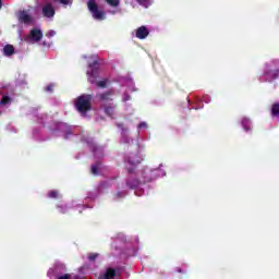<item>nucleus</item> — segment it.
Here are the masks:
<instances>
[{
    "instance_id": "423d86ee",
    "label": "nucleus",
    "mask_w": 279,
    "mask_h": 279,
    "mask_svg": "<svg viewBox=\"0 0 279 279\" xmlns=\"http://www.w3.org/2000/svg\"><path fill=\"white\" fill-rule=\"evenodd\" d=\"M126 162L131 166V168H128V173H134L137 165H141V157L138 155H130L126 158Z\"/></svg>"
},
{
    "instance_id": "a211bd4d",
    "label": "nucleus",
    "mask_w": 279,
    "mask_h": 279,
    "mask_svg": "<svg viewBox=\"0 0 279 279\" xmlns=\"http://www.w3.org/2000/svg\"><path fill=\"white\" fill-rule=\"evenodd\" d=\"M58 195L59 193L56 190H52L48 193V197H50V199H57Z\"/></svg>"
},
{
    "instance_id": "1a4fd4ad",
    "label": "nucleus",
    "mask_w": 279,
    "mask_h": 279,
    "mask_svg": "<svg viewBox=\"0 0 279 279\" xmlns=\"http://www.w3.org/2000/svg\"><path fill=\"white\" fill-rule=\"evenodd\" d=\"M121 278V272L117 271L114 268H107L105 274L102 275L104 279H114V278Z\"/></svg>"
},
{
    "instance_id": "c756f323",
    "label": "nucleus",
    "mask_w": 279,
    "mask_h": 279,
    "mask_svg": "<svg viewBox=\"0 0 279 279\" xmlns=\"http://www.w3.org/2000/svg\"><path fill=\"white\" fill-rule=\"evenodd\" d=\"M119 197H123V192H118L116 194V199H119Z\"/></svg>"
},
{
    "instance_id": "f8f14e48",
    "label": "nucleus",
    "mask_w": 279,
    "mask_h": 279,
    "mask_svg": "<svg viewBox=\"0 0 279 279\" xmlns=\"http://www.w3.org/2000/svg\"><path fill=\"white\" fill-rule=\"evenodd\" d=\"M2 51H3V56H5L7 58H12V56H14V53H16L14 46L10 45V44L5 45L2 48Z\"/></svg>"
},
{
    "instance_id": "7ed1b4c3",
    "label": "nucleus",
    "mask_w": 279,
    "mask_h": 279,
    "mask_svg": "<svg viewBox=\"0 0 279 279\" xmlns=\"http://www.w3.org/2000/svg\"><path fill=\"white\" fill-rule=\"evenodd\" d=\"M147 182H151V175H149V173L144 172V175L142 178V180L135 179V178H130L126 180V186H129V189H138V186H141L142 184H147Z\"/></svg>"
},
{
    "instance_id": "f257e3e1",
    "label": "nucleus",
    "mask_w": 279,
    "mask_h": 279,
    "mask_svg": "<svg viewBox=\"0 0 279 279\" xmlns=\"http://www.w3.org/2000/svg\"><path fill=\"white\" fill-rule=\"evenodd\" d=\"M88 69L90 71H87V82L89 84H96L98 88H108V78L97 82L99 78V61L95 60L89 63Z\"/></svg>"
},
{
    "instance_id": "412c9836",
    "label": "nucleus",
    "mask_w": 279,
    "mask_h": 279,
    "mask_svg": "<svg viewBox=\"0 0 279 279\" xmlns=\"http://www.w3.org/2000/svg\"><path fill=\"white\" fill-rule=\"evenodd\" d=\"M137 3H140V5H144L145 8H147V3H149V0H135Z\"/></svg>"
},
{
    "instance_id": "4be33fe9",
    "label": "nucleus",
    "mask_w": 279,
    "mask_h": 279,
    "mask_svg": "<svg viewBox=\"0 0 279 279\" xmlns=\"http://www.w3.org/2000/svg\"><path fill=\"white\" fill-rule=\"evenodd\" d=\"M60 3H62V5H71V3H73V0H59Z\"/></svg>"
},
{
    "instance_id": "f3484780",
    "label": "nucleus",
    "mask_w": 279,
    "mask_h": 279,
    "mask_svg": "<svg viewBox=\"0 0 279 279\" xmlns=\"http://www.w3.org/2000/svg\"><path fill=\"white\" fill-rule=\"evenodd\" d=\"M108 5H111V8H119V4L121 3V0H106Z\"/></svg>"
},
{
    "instance_id": "20e7f679",
    "label": "nucleus",
    "mask_w": 279,
    "mask_h": 279,
    "mask_svg": "<svg viewBox=\"0 0 279 279\" xmlns=\"http://www.w3.org/2000/svg\"><path fill=\"white\" fill-rule=\"evenodd\" d=\"M87 8H88L89 12H92L93 17L96 21H104V19H106V13L104 11L99 10V7L95 2V0H89L87 2Z\"/></svg>"
},
{
    "instance_id": "a878e982",
    "label": "nucleus",
    "mask_w": 279,
    "mask_h": 279,
    "mask_svg": "<svg viewBox=\"0 0 279 279\" xmlns=\"http://www.w3.org/2000/svg\"><path fill=\"white\" fill-rule=\"evenodd\" d=\"M56 279H71V275L65 274V275H63V276L57 277Z\"/></svg>"
},
{
    "instance_id": "aec40b11",
    "label": "nucleus",
    "mask_w": 279,
    "mask_h": 279,
    "mask_svg": "<svg viewBox=\"0 0 279 279\" xmlns=\"http://www.w3.org/2000/svg\"><path fill=\"white\" fill-rule=\"evenodd\" d=\"M248 124H250V120L247 119L242 120V125L244 130H246V132L250 130V126H247Z\"/></svg>"
},
{
    "instance_id": "5701e85b",
    "label": "nucleus",
    "mask_w": 279,
    "mask_h": 279,
    "mask_svg": "<svg viewBox=\"0 0 279 279\" xmlns=\"http://www.w3.org/2000/svg\"><path fill=\"white\" fill-rule=\"evenodd\" d=\"M47 38H53L56 36V31H49L46 33Z\"/></svg>"
},
{
    "instance_id": "4468645a",
    "label": "nucleus",
    "mask_w": 279,
    "mask_h": 279,
    "mask_svg": "<svg viewBox=\"0 0 279 279\" xmlns=\"http://www.w3.org/2000/svg\"><path fill=\"white\" fill-rule=\"evenodd\" d=\"M271 117H279V102H275L270 109Z\"/></svg>"
},
{
    "instance_id": "393cba45",
    "label": "nucleus",
    "mask_w": 279,
    "mask_h": 279,
    "mask_svg": "<svg viewBox=\"0 0 279 279\" xmlns=\"http://www.w3.org/2000/svg\"><path fill=\"white\" fill-rule=\"evenodd\" d=\"M130 99H132V96H130V94H124L122 101H130Z\"/></svg>"
},
{
    "instance_id": "2f4dec72",
    "label": "nucleus",
    "mask_w": 279,
    "mask_h": 279,
    "mask_svg": "<svg viewBox=\"0 0 279 279\" xmlns=\"http://www.w3.org/2000/svg\"><path fill=\"white\" fill-rule=\"evenodd\" d=\"M177 271L178 274H184V271H182V268H178Z\"/></svg>"
},
{
    "instance_id": "7c9ffc66",
    "label": "nucleus",
    "mask_w": 279,
    "mask_h": 279,
    "mask_svg": "<svg viewBox=\"0 0 279 279\" xmlns=\"http://www.w3.org/2000/svg\"><path fill=\"white\" fill-rule=\"evenodd\" d=\"M117 128H119L120 130H125V129L123 128V123H118V124H117Z\"/></svg>"
},
{
    "instance_id": "b1692460",
    "label": "nucleus",
    "mask_w": 279,
    "mask_h": 279,
    "mask_svg": "<svg viewBox=\"0 0 279 279\" xmlns=\"http://www.w3.org/2000/svg\"><path fill=\"white\" fill-rule=\"evenodd\" d=\"M72 134H73V131L70 129V126H68L65 131V138H69V136H71Z\"/></svg>"
},
{
    "instance_id": "2eb2a0df",
    "label": "nucleus",
    "mask_w": 279,
    "mask_h": 279,
    "mask_svg": "<svg viewBox=\"0 0 279 279\" xmlns=\"http://www.w3.org/2000/svg\"><path fill=\"white\" fill-rule=\"evenodd\" d=\"M13 99L12 97L8 96V95H3L1 98V106H8L10 104H12Z\"/></svg>"
},
{
    "instance_id": "f03ea898",
    "label": "nucleus",
    "mask_w": 279,
    "mask_h": 279,
    "mask_svg": "<svg viewBox=\"0 0 279 279\" xmlns=\"http://www.w3.org/2000/svg\"><path fill=\"white\" fill-rule=\"evenodd\" d=\"M75 108L77 112L86 117L93 110V95L83 94L76 98Z\"/></svg>"
},
{
    "instance_id": "39448f33",
    "label": "nucleus",
    "mask_w": 279,
    "mask_h": 279,
    "mask_svg": "<svg viewBox=\"0 0 279 279\" xmlns=\"http://www.w3.org/2000/svg\"><path fill=\"white\" fill-rule=\"evenodd\" d=\"M112 97H114V89L96 94V98L102 106H106L109 101H113Z\"/></svg>"
},
{
    "instance_id": "dca6fc26",
    "label": "nucleus",
    "mask_w": 279,
    "mask_h": 279,
    "mask_svg": "<svg viewBox=\"0 0 279 279\" xmlns=\"http://www.w3.org/2000/svg\"><path fill=\"white\" fill-rule=\"evenodd\" d=\"M99 167H101L100 162H96L95 165H92L93 175H99Z\"/></svg>"
},
{
    "instance_id": "6ab92c4d",
    "label": "nucleus",
    "mask_w": 279,
    "mask_h": 279,
    "mask_svg": "<svg viewBox=\"0 0 279 279\" xmlns=\"http://www.w3.org/2000/svg\"><path fill=\"white\" fill-rule=\"evenodd\" d=\"M97 258H99L98 253H89L88 254V260L94 262V260H97Z\"/></svg>"
},
{
    "instance_id": "9d476101",
    "label": "nucleus",
    "mask_w": 279,
    "mask_h": 279,
    "mask_svg": "<svg viewBox=\"0 0 279 279\" xmlns=\"http://www.w3.org/2000/svg\"><path fill=\"white\" fill-rule=\"evenodd\" d=\"M135 36L140 40H145L149 36V29H147V26H141L136 29Z\"/></svg>"
},
{
    "instance_id": "bb28decb",
    "label": "nucleus",
    "mask_w": 279,
    "mask_h": 279,
    "mask_svg": "<svg viewBox=\"0 0 279 279\" xmlns=\"http://www.w3.org/2000/svg\"><path fill=\"white\" fill-rule=\"evenodd\" d=\"M47 93H53V84H50L46 87Z\"/></svg>"
},
{
    "instance_id": "c85d7f7f",
    "label": "nucleus",
    "mask_w": 279,
    "mask_h": 279,
    "mask_svg": "<svg viewBox=\"0 0 279 279\" xmlns=\"http://www.w3.org/2000/svg\"><path fill=\"white\" fill-rule=\"evenodd\" d=\"M58 208L60 209V213L62 215H64V213H66V207L58 206Z\"/></svg>"
},
{
    "instance_id": "9b49d317",
    "label": "nucleus",
    "mask_w": 279,
    "mask_h": 279,
    "mask_svg": "<svg viewBox=\"0 0 279 279\" xmlns=\"http://www.w3.org/2000/svg\"><path fill=\"white\" fill-rule=\"evenodd\" d=\"M29 36L34 40V43H40V40H43V31L38 28H33L31 29Z\"/></svg>"
},
{
    "instance_id": "ddd939ff",
    "label": "nucleus",
    "mask_w": 279,
    "mask_h": 279,
    "mask_svg": "<svg viewBox=\"0 0 279 279\" xmlns=\"http://www.w3.org/2000/svg\"><path fill=\"white\" fill-rule=\"evenodd\" d=\"M102 108L107 117H114V108H117V105H113V104L102 105Z\"/></svg>"
},
{
    "instance_id": "6e6552de",
    "label": "nucleus",
    "mask_w": 279,
    "mask_h": 279,
    "mask_svg": "<svg viewBox=\"0 0 279 279\" xmlns=\"http://www.w3.org/2000/svg\"><path fill=\"white\" fill-rule=\"evenodd\" d=\"M17 19H19V22L24 23V25H29V23H32V21H34L32 15H29V13H27V11H25V10L19 11Z\"/></svg>"
},
{
    "instance_id": "0eeeda50",
    "label": "nucleus",
    "mask_w": 279,
    "mask_h": 279,
    "mask_svg": "<svg viewBox=\"0 0 279 279\" xmlns=\"http://www.w3.org/2000/svg\"><path fill=\"white\" fill-rule=\"evenodd\" d=\"M41 14L45 19H53L56 16V9L51 2L46 3L41 8Z\"/></svg>"
},
{
    "instance_id": "cd10ccee",
    "label": "nucleus",
    "mask_w": 279,
    "mask_h": 279,
    "mask_svg": "<svg viewBox=\"0 0 279 279\" xmlns=\"http://www.w3.org/2000/svg\"><path fill=\"white\" fill-rule=\"evenodd\" d=\"M138 130H143V128H147V123L146 122H141L138 125H137Z\"/></svg>"
}]
</instances>
